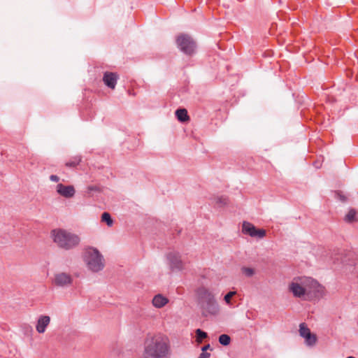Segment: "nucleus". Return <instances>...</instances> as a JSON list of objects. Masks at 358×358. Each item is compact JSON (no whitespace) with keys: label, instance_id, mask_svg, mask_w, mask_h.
Wrapping results in <instances>:
<instances>
[{"label":"nucleus","instance_id":"f257e3e1","mask_svg":"<svg viewBox=\"0 0 358 358\" xmlns=\"http://www.w3.org/2000/svg\"><path fill=\"white\" fill-rule=\"evenodd\" d=\"M171 348L167 336L161 334L148 335L141 358H171Z\"/></svg>","mask_w":358,"mask_h":358},{"label":"nucleus","instance_id":"f03ea898","mask_svg":"<svg viewBox=\"0 0 358 358\" xmlns=\"http://www.w3.org/2000/svg\"><path fill=\"white\" fill-rule=\"evenodd\" d=\"M321 286L317 280L306 276L294 278L288 286V289L293 296L300 299L306 295L319 292Z\"/></svg>","mask_w":358,"mask_h":358},{"label":"nucleus","instance_id":"7ed1b4c3","mask_svg":"<svg viewBox=\"0 0 358 358\" xmlns=\"http://www.w3.org/2000/svg\"><path fill=\"white\" fill-rule=\"evenodd\" d=\"M196 294L198 305L203 316H215L219 314L220 306L212 292L204 287H201L198 288Z\"/></svg>","mask_w":358,"mask_h":358},{"label":"nucleus","instance_id":"20e7f679","mask_svg":"<svg viewBox=\"0 0 358 358\" xmlns=\"http://www.w3.org/2000/svg\"><path fill=\"white\" fill-rule=\"evenodd\" d=\"M51 236L57 247L65 250L73 249L80 242L78 235L63 229H53L51 231Z\"/></svg>","mask_w":358,"mask_h":358},{"label":"nucleus","instance_id":"39448f33","mask_svg":"<svg viewBox=\"0 0 358 358\" xmlns=\"http://www.w3.org/2000/svg\"><path fill=\"white\" fill-rule=\"evenodd\" d=\"M83 259L87 269L93 273L102 271L105 266L103 256L96 248H86L83 255Z\"/></svg>","mask_w":358,"mask_h":358},{"label":"nucleus","instance_id":"423d86ee","mask_svg":"<svg viewBox=\"0 0 358 358\" xmlns=\"http://www.w3.org/2000/svg\"><path fill=\"white\" fill-rule=\"evenodd\" d=\"M176 44L179 50L187 55H192L196 52V43L187 34H182L179 35L176 38Z\"/></svg>","mask_w":358,"mask_h":358},{"label":"nucleus","instance_id":"0eeeda50","mask_svg":"<svg viewBox=\"0 0 358 358\" xmlns=\"http://www.w3.org/2000/svg\"><path fill=\"white\" fill-rule=\"evenodd\" d=\"M166 259L171 271H181L183 269L184 263L179 252L176 251L169 252L166 255Z\"/></svg>","mask_w":358,"mask_h":358},{"label":"nucleus","instance_id":"6e6552de","mask_svg":"<svg viewBox=\"0 0 358 358\" xmlns=\"http://www.w3.org/2000/svg\"><path fill=\"white\" fill-rule=\"evenodd\" d=\"M242 232L252 238H263L266 236V230L257 229L252 223L245 221L243 223Z\"/></svg>","mask_w":358,"mask_h":358},{"label":"nucleus","instance_id":"1a4fd4ad","mask_svg":"<svg viewBox=\"0 0 358 358\" xmlns=\"http://www.w3.org/2000/svg\"><path fill=\"white\" fill-rule=\"evenodd\" d=\"M73 282L72 276L65 272H59L55 274L53 283L58 287H64L71 285Z\"/></svg>","mask_w":358,"mask_h":358},{"label":"nucleus","instance_id":"9d476101","mask_svg":"<svg viewBox=\"0 0 358 358\" xmlns=\"http://www.w3.org/2000/svg\"><path fill=\"white\" fill-rule=\"evenodd\" d=\"M56 192L58 194L66 199L73 197L76 194V189L73 185H64L62 183L57 185Z\"/></svg>","mask_w":358,"mask_h":358},{"label":"nucleus","instance_id":"9b49d317","mask_svg":"<svg viewBox=\"0 0 358 358\" xmlns=\"http://www.w3.org/2000/svg\"><path fill=\"white\" fill-rule=\"evenodd\" d=\"M50 323V317L48 315H41L36 324V330L38 334H43Z\"/></svg>","mask_w":358,"mask_h":358},{"label":"nucleus","instance_id":"f8f14e48","mask_svg":"<svg viewBox=\"0 0 358 358\" xmlns=\"http://www.w3.org/2000/svg\"><path fill=\"white\" fill-rule=\"evenodd\" d=\"M118 75L113 72H105L103 76L104 84L110 89H115L118 80Z\"/></svg>","mask_w":358,"mask_h":358},{"label":"nucleus","instance_id":"ddd939ff","mask_svg":"<svg viewBox=\"0 0 358 358\" xmlns=\"http://www.w3.org/2000/svg\"><path fill=\"white\" fill-rule=\"evenodd\" d=\"M168 302V299L159 294L155 295L152 301V305L157 308L164 307Z\"/></svg>","mask_w":358,"mask_h":358},{"label":"nucleus","instance_id":"4468645a","mask_svg":"<svg viewBox=\"0 0 358 358\" xmlns=\"http://www.w3.org/2000/svg\"><path fill=\"white\" fill-rule=\"evenodd\" d=\"M176 115L178 120L182 122H185L189 119L187 111L185 108H179L176 111Z\"/></svg>","mask_w":358,"mask_h":358},{"label":"nucleus","instance_id":"2eb2a0df","mask_svg":"<svg viewBox=\"0 0 358 358\" xmlns=\"http://www.w3.org/2000/svg\"><path fill=\"white\" fill-rule=\"evenodd\" d=\"M299 334L301 337L305 338L306 336L310 334L311 332L304 323H301L299 325Z\"/></svg>","mask_w":358,"mask_h":358},{"label":"nucleus","instance_id":"dca6fc26","mask_svg":"<svg viewBox=\"0 0 358 358\" xmlns=\"http://www.w3.org/2000/svg\"><path fill=\"white\" fill-rule=\"evenodd\" d=\"M101 221L106 222L108 227H111L113 224L110 215L107 212H104L102 214Z\"/></svg>","mask_w":358,"mask_h":358},{"label":"nucleus","instance_id":"f3484780","mask_svg":"<svg viewBox=\"0 0 358 358\" xmlns=\"http://www.w3.org/2000/svg\"><path fill=\"white\" fill-rule=\"evenodd\" d=\"M231 342V338L229 335L227 334H222L219 336V343L224 345V346H227L228 345H229Z\"/></svg>","mask_w":358,"mask_h":358},{"label":"nucleus","instance_id":"a211bd4d","mask_svg":"<svg viewBox=\"0 0 358 358\" xmlns=\"http://www.w3.org/2000/svg\"><path fill=\"white\" fill-rule=\"evenodd\" d=\"M317 341L315 335L310 334L305 338V343L308 346H313Z\"/></svg>","mask_w":358,"mask_h":358},{"label":"nucleus","instance_id":"6ab92c4d","mask_svg":"<svg viewBox=\"0 0 358 358\" xmlns=\"http://www.w3.org/2000/svg\"><path fill=\"white\" fill-rule=\"evenodd\" d=\"M356 211L354 209L349 210L348 214L345 217V221L347 222H352L355 220Z\"/></svg>","mask_w":358,"mask_h":358},{"label":"nucleus","instance_id":"aec40b11","mask_svg":"<svg viewBox=\"0 0 358 358\" xmlns=\"http://www.w3.org/2000/svg\"><path fill=\"white\" fill-rule=\"evenodd\" d=\"M236 294V292L235 291H230L224 297V300L225 301V303L229 306H232V303H231V298L235 296Z\"/></svg>","mask_w":358,"mask_h":358},{"label":"nucleus","instance_id":"412c9836","mask_svg":"<svg viewBox=\"0 0 358 358\" xmlns=\"http://www.w3.org/2000/svg\"><path fill=\"white\" fill-rule=\"evenodd\" d=\"M196 341L198 343H201L203 339L207 338V336H208L207 333H206L205 331H202L200 329H197L196 330Z\"/></svg>","mask_w":358,"mask_h":358},{"label":"nucleus","instance_id":"4be33fe9","mask_svg":"<svg viewBox=\"0 0 358 358\" xmlns=\"http://www.w3.org/2000/svg\"><path fill=\"white\" fill-rule=\"evenodd\" d=\"M242 273L247 277H251L254 275L255 271L252 268L243 267L241 268Z\"/></svg>","mask_w":358,"mask_h":358},{"label":"nucleus","instance_id":"5701e85b","mask_svg":"<svg viewBox=\"0 0 358 358\" xmlns=\"http://www.w3.org/2000/svg\"><path fill=\"white\" fill-rule=\"evenodd\" d=\"M335 198L336 199H338L341 202H346L347 201V196H345L342 192L341 191H336L334 193Z\"/></svg>","mask_w":358,"mask_h":358},{"label":"nucleus","instance_id":"b1692460","mask_svg":"<svg viewBox=\"0 0 358 358\" xmlns=\"http://www.w3.org/2000/svg\"><path fill=\"white\" fill-rule=\"evenodd\" d=\"M80 161L81 158L80 157H76L73 160L66 162V165L67 166L74 167L78 165Z\"/></svg>","mask_w":358,"mask_h":358},{"label":"nucleus","instance_id":"393cba45","mask_svg":"<svg viewBox=\"0 0 358 358\" xmlns=\"http://www.w3.org/2000/svg\"><path fill=\"white\" fill-rule=\"evenodd\" d=\"M215 202L217 204L225 205L227 203V198L225 196L217 197L215 199Z\"/></svg>","mask_w":358,"mask_h":358},{"label":"nucleus","instance_id":"a878e982","mask_svg":"<svg viewBox=\"0 0 358 358\" xmlns=\"http://www.w3.org/2000/svg\"><path fill=\"white\" fill-rule=\"evenodd\" d=\"M50 180L52 182H58L59 180V178L56 175H51L50 176Z\"/></svg>","mask_w":358,"mask_h":358},{"label":"nucleus","instance_id":"bb28decb","mask_svg":"<svg viewBox=\"0 0 358 358\" xmlns=\"http://www.w3.org/2000/svg\"><path fill=\"white\" fill-rule=\"evenodd\" d=\"M210 355L208 352H201L198 358H209Z\"/></svg>","mask_w":358,"mask_h":358},{"label":"nucleus","instance_id":"cd10ccee","mask_svg":"<svg viewBox=\"0 0 358 358\" xmlns=\"http://www.w3.org/2000/svg\"><path fill=\"white\" fill-rule=\"evenodd\" d=\"M343 263L346 264H349V265H351V266H357V264H358V262H355V261H352V262H350V263H347L346 262V260H344L343 261Z\"/></svg>","mask_w":358,"mask_h":358},{"label":"nucleus","instance_id":"c85d7f7f","mask_svg":"<svg viewBox=\"0 0 358 358\" xmlns=\"http://www.w3.org/2000/svg\"><path fill=\"white\" fill-rule=\"evenodd\" d=\"M210 344H208V345H204V346L202 348V349H201V350L203 351L202 352H205V351H206V350H208V349H210Z\"/></svg>","mask_w":358,"mask_h":358},{"label":"nucleus","instance_id":"c756f323","mask_svg":"<svg viewBox=\"0 0 358 358\" xmlns=\"http://www.w3.org/2000/svg\"><path fill=\"white\" fill-rule=\"evenodd\" d=\"M88 189L90 191H93V190H96V189L95 187L90 186V187H88Z\"/></svg>","mask_w":358,"mask_h":358},{"label":"nucleus","instance_id":"7c9ffc66","mask_svg":"<svg viewBox=\"0 0 358 358\" xmlns=\"http://www.w3.org/2000/svg\"><path fill=\"white\" fill-rule=\"evenodd\" d=\"M347 358H355V357L350 356V357H348Z\"/></svg>","mask_w":358,"mask_h":358}]
</instances>
